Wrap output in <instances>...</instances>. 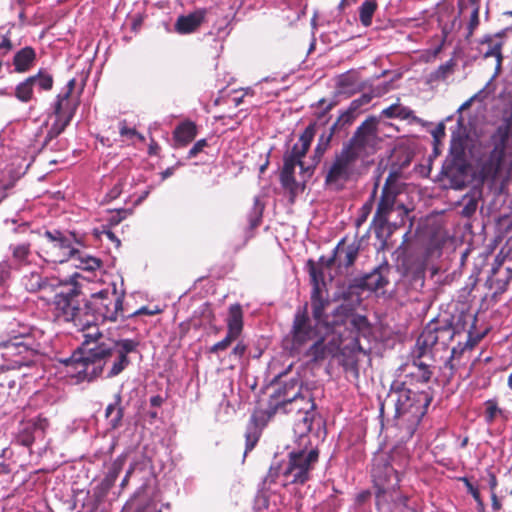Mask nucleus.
I'll use <instances>...</instances> for the list:
<instances>
[{
    "instance_id": "1",
    "label": "nucleus",
    "mask_w": 512,
    "mask_h": 512,
    "mask_svg": "<svg viewBox=\"0 0 512 512\" xmlns=\"http://www.w3.org/2000/svg\"><path fill=\"white\" fill-rule=\"evenodd\" d=\"M56 287L59 290L53 299L55 318L59 322L72 323L84 337L81 346L63 361L64 364L71 366L78 378L90 382L103 373L106 363L114 357L106 377L119 375L130 364L128 354L136 351L138 341L105 337L87 311V301L81 299V287L76 282L63 284L59 281Z\"/></svg>"
},
{
    "instance_id": "2",
    "label": "nucleus",
    "mask_w": 512,
    "mask_h": 512,
    "mask_svg": "<svg viewBox=\"0 0 512 512\" xmlns=\"http://www.w3.org/2000/svg\"><path fill=\"white\" fill-rule=\"evenodd\" d=\"M432 399L430 388L414 391L406 387L404 383L394 382L381 404L380 410L383 412L385 408H393L396 425L399 428H404L405 435L411 438L426 414Z\"/></svg>"
},
{
    "instance_id": "3",
    "label": "nucleus",
    "mask_w": 512,
    "mask_h": 512,
    "mask_svg": "<svg viewBox=\"0 0 512 512\" xmlns=\"http://www.w3.org/2000/svg\"><path fill=\"white\" fill-rule=\"evenodd\" d=\"M512 112L502 117L501 123L490 134L486 152L477 160L478 176L481 181L495 180L500 172L512 169Z\"/></svg>"
},
{
    "instance_id": "4",
    "label": "nucleus",
    "mask_w": 512,
    "mask_h": 512,
    "mask_svg": "<svg viewBox=\"0 0 512 512\" xmlns=\"http://www.w3.org/2000/svg\"><path fill=\"white\" fill-rule=\"evenodd\" d=\"M279 413L291 415L294 419V433L299 440L307 443L315 418L316 404L308 388H300L290 395L287 385L273 392Z\"/></svg>"
},
{
    "instance_id": "5",
    "label": "nucleus",
    "mask_w": 512,
    "mask_h": 512,
    "mask_svg": "<svg viewBox=\"0 0 512 512\" xmlns=\"http://www.w3.org/2000/svg\"><path fill=\"white\" fill-rule=\"evenodd\" d=\"M406 464L407 457L402 448H394L389 454H379L373 459L371 477L378 503L387 501L386 497L399 488L398 468Z\"/></svg>"
},
{
    "instance_id": "6",
    "label": "nucleus",
    "mask_w": 512,
    "mask_h": 512,
    "mask_svg": "<svg viewBox=\"0 0 512 512\" xmlns=\"http://www.w3.org/2000/svg\"><path fill=\"white\" fill-rule=\"evenodd\" d=\"M401 172L391 170L382 186L380 197L377 203L376 211L373 216V223L379 229H384L393 212H397L401 222L408 216L411 209L402 201L406 184L400 181Z\"/></svg>"
},
{
    "instance_id": "7",
    "label": "nucleus",
    "mask_w": 512,
    "mask_h": 512,
    "mask_svg": "<svg viewBox=\"0 0 512 512\" xmlns=\"http://www.w3.org/2000/svg\"><path fill=\"white\" fill-rule=\"evenodd\" d=\"M84 247L82 236L58 229L46 230L40 238L37 255L47 263L62 264L79 254Z\"/></svg>"
},
{
    "instance_id": "8",
    "label": "nucleus",
    "mask_w": 512,
    "mask_h": 512,
    "mask_svg": "<svg viewBox=\"0 0 512 512\" xmlns=\"http://www.w3.org/2000/svg\"><path fill=\"white\" fill-rule=\"evenodd\" d=\"M297 441L298 449L288 453V463L282 472L283 486L304 485L310 480L311 471L319 459V450L311 446L310 437H307V443Z\"/></svg>"
},
{
    "instance_id": "9",
    "label": "nucleus",
    "mask_w": 512,
    "mask_h": 512,
    "mask_svg": "<svg viewBox=\"0 0 512 512\" xmlns=\"http://www.w3.org/2000/svg\"><path fill=\"white\" fill-rule=\"evenodd\" d=\"M324 326L333 332H336L342 326L345 327L352 338L351 349L363 352L364 354L367 353L366 349L360 344V338H366L371 334L370 323L365 316L355 314L349 305H339L334 310L332 319L328 318V323H325Z\"/></svg>"
},
{
    "instance_id": "10",
    "label": "nucleus",
    "mask_w": 512,
    "mask_h": 512,
    "mask_svg": "<svg viewBox=\"0 0 512 512\" xmlns=\"http://www.w3.org/2000/svg\"><path fill=\"white\" fill-rule=\"evenodd\" d=\"M125 292H119L116 285L113 287L103 289L97 293H93L85 303L87 311L98 320L116 322L119 318L124 319L123 301Z\"/></svg>"
},
{
    "instance_id": "11",
    "label": "nucleus",
    "mask_w": 512,
    "mask_h": 512,
    "mask_svg": "<svg viewBox=\"0 0 512 512\" xmlns=\"http://www.w3.org/2000/svg\"><path fill=\"white\" fill-rule=\"evenodd\" d=\"M455 334L456 331L451 323L439 320L430 321L416 340L417 356H434L435 352L446 350Z\"/></svg>"
},
{
    "instance_id": "12",
    "label": "nucleus",
    "mask_w": 512,
    "mask_h": 512,
    "mask_svg": "<svg viewBox=\"0 0 512 512\" xmlns=\"http://www.w3.org/2000/svg\"><path fill=\"white\" fill-rule=\"evenodd\" d=\"M319 335L317 324L309 317L308 303L295 311L289 333L284 338V346L291 354H298L309 342Z\"/></svg>"
},
{
    "instance_id": "13",
    "label": "nucleus",
    "mask_w": 512,
    "mask_h": 512,
    "mask_svg": "<svg viewBox=\"0 0 512 512\" xmlns=\"http://www.w3.org/2000/svg\"><path fill=\"white\" fill-rule=\"evenodd\" d=\"M39 346L31 335L16 336L3 344L2 356L10 361L12 369L31 366L38 356Z\"/></svg>"
},
{
    "instance_id": "14",
    "label": "nucleus",
    "mask_w": 512,
    "mask_h": 512,
    "mask_svg": "<svg viewBox=\"0 0 512 512\" xmlns=\"http://www.w3.org/2000/svg\"><path fill=\"white\" fill-rule=\"evenodd\" d=\"M378 120L374 116L365 119L343 147L358 159L375 151L378 140Z\"/></svg>"
},
{
    "instance_id": "15",
    "label": "nucleus",
    "mask_w": 512,
    "mask_h": 512,
    "mask_svg": "<svg viewBox=\"0 0 512 512\" xmlns=\"http://www.w3.org/2000/svg\"><path fill=\"white\" fill-rule=\"evenodd\" d=\"M358 158L344 147L337 152L326 172L325 184L342 188L343 184L351 180L355 174V166Z\"/></svg>"
},
{
    "instance_id": "16",
    "label": "nucleus",
    "mask_w": 512,
    "mask_h": 512,
    "mask_svg": "<svg viewBox=\"0 0 512 512\" xmlns=\"http://www.w3.org/2000/svg\"><path fill=\"white\" fill-rule=\"evenodd\" d=\"M304 156H300L297 151H287L283 155V167L280 172V183L285 190H288L292 197H294L299 190V185L295 179V168L300 167L302 173L309 172L312 175L313 170L310 167H305L303 162Z\"/></svg>"
},
{
    "instance_id": "17",
    "label": "nucleus",
    "mask_w": 512,
    "mask_h": 512,
    "mask_svg": "<svg viewBox=\"0 0 512 512\" xmlns=\"http://www.w3.org/2000/svg\"><path fill=\"white\" fill-rule=\"evenodd\" d=\"M469 168L468 161H445L442 173L450 181L452 188L462 190L468 183Z\"/></svg>"
},
{
    "instance_id": "18",
    "label": "nucleus",
    "mask_w": 512,
    "mask_h": 512,
    "mask_svg": "<svg viewBox=\"0 0 512 512\" xmlns=\"http://www.w3.org/2000/svg\"><path fill=\"white\" fill-rule=\"evenodd\" d=\"M359 254V245L355 242L346 244V239H341L334 249L333 255L326 261V266L337 264L339 267H350L354 264Z\"/></svg>"
},
{
    "instance_id": "19",
    "label": "nucleus",
    "mask_w": 512,
    "mask_h": 512,
    "mask_svg": "<svg viewBox=\"0 0 512 512\" xmlns=\"http://www.w3.org/2000/svg\"><path fill=\"white\" fill-rule=\"evenodd\" d=\"M207 10L196 9L188 15H181L177 18L174 28L178 34L185 35L197 31L205 22Z\"/></svg>"
},
{
    "instance_id": "20",
    "label": "nucleus",
    "mask_w": 512,
    "mask_h": 512,
    "mask_svg": "<svg viewBox=\"0 0 512 512\" xmlns=\"http://www.w3.org/2000/svg\"><path fill=\"white\" fill-rule=\"evenodd\" d=\"M384 272L388 273L389 268L378 267L371 273L366 274L359 279H355L352 287H358L360 289H366L370 291H377L381 288H384L389 282L387 275H385Z\"/></svg>"
},
{
    "instance_id": "21",
    "label": "nucleus",
    "mask_w": 512,
    "mask_h": 512,
    "mask_svg": "<svg viewBox=\"0 0 512 512\" xmlns=\"http://www.w3.org/2000/svg\"><path fill=\"white\" fill-rule=\"evenodd\" d=\"M79 106V99L68 94H59L54 104L55 118L66 121L68 123L73 119Z\"/></svg>"
},
{
    "instance_id": "22",
    "label": "nucleus",
    "mask_w": 512,
    "mask_h": 512,
    "mask_svg": "<svg viewBox=\"0 0 512 512\" xmlns=\"http://www.w3.org/2000/svg\"><path fill=\"white\" fill-rule=\"evenodd\" d=\"M310 304L312 316L316 323L322 325L328 323V315L325 313V310L329 306L330 301L328 297L324 296V289H312Z\"/></svg>"
},
{
    "instance_id": "23",
    "label": "nucleus",
    "mask_w": 512,
    "mask_h": 512,
    "mask_svg": "<svg viewBox=\"0 0 512 512\" xmlns=\"http://www.w3.org/2000/svg\"><path fill=\"white\" fill-rule=\"evenodd\" d=\"M477 341L478 339L472 338L471 332H469L466 342L463 345L459 343L457 347L452 349L450 358L444 364V368L449 369V374L447 376L449 380L461 366L460 359L464 357L466 350H472L477 344Z\"/></svg>"
},
{
    "instance_id": "24",
    "label": "nucleus",
    "mask_w": 512,
    "mask_h": 512,
    "mask_svg": "<svg viewBox=\"0 0 512 512\" xmlns=\"http://www.w3.org/2000/svg\"><path fill=\"white\" fill-rule=\"evenodd\" d=\"M37 59L36 51L31 46H25L18 50L12 59V65L16 73H26L35 65Z\"/></svg>"
},
{
    "instance_id": "25",
    "label": "nucleus",
    "mask_w": 512,
    "mask_h": 512,
    "mask_svg": "<svg viewBox=\"0 0 512 512\" xmlns=\"http://www.w3.org/2000/svg\"><path fill=\"white\" fill-rule=\"evenodd\" d=\"M279 413L273 393L269 397L267 409H257L251 415L249 426H255L260 431L267 425L273 416Z\"/></svg>"
},
{
    "instance_id": "26",
    "label": "nucleus",
    "mask_w": 512,
    "mask_h": 512,
    "mask_svg": "<svg viewBox=\"0 0 512 512\" xmlns=\"http://www.w3.org/2000/svg\"><path fill=\"white\" fill-rule=\"evenodd\" d=\"M197 126L193 121L186 120L179 123L173 131V139L177 147H184L197 136Z\"/></svg>"
},
{
    "instance_id": "27",
    "label": "nucleus",
    "mask_w": 512,
    "mask_h": 512,
    "mask_svg": "<svg viewBox=\"0 0 512 512\" xmlns=\"http://www.w3.org/2000/svg\"><path fill=\"white\" fill-rule=\"evenodd\" d=\"M12 253L11 262L16 268L31 264V244L28 242L18 243L10 246Z\"/></svg>"
},
{
    "instance_id": "28",
    "label": "nucleus",
    "mask_w": 512,
    "mask_h": 512,
    "mask_svg": "<svg viewBox=\"0 0 512 512\" xmlns=\"http://www.w3.org/2000/svg\"><path fill=\"white\" fill-rule=\"evenodd\" d=\"M243 316V309L239 303L230 305L226 319L227 331L240 336L244 326Z\"/></svg>"
},
{
    "instance_id": "29",
    "label": "nucleus",
    "mask_w": 512,
    "mask_h": 512,
    "mask_svg": "<svg viewBox=\"0 0 512 512\" xmlns=\"http://www.w3.org/2000/svg\"><path fill=\"white\" fill-rule=\"evenodd\" d=\"M22 285L28 292L35 293L47 286L56 287L57 284L50 283L47 279H44L38 272H31L22 277Z\"/></svg>"
},
{
    "instance_id": "30",
    "label": "nucleus",
    "mask_w": 512,
    "mask_h": 512,
    "mask_svg": "<svg viewBox=\"0 0 512 512\" xmlns=\"http://www.w3.org/2000/svg\"><path fill=\"white\" fill-rule=\"evenodd\" d=\"M316 133V123H310L299 137V143L294 144L292 151H297L300 156H306Z\"/></svg>"
},
{
    "instance_id": "31",
    "label": "nucleus",
    "mask_w": 512,
    "mask_h": 512,
    "mask_svg": "<svg viewBox=\"0 0 512 512\" xmlns=\"http://www.w3.org/2000/svg\"><path fill=\"white\" fill-rule=\"evenodd\" d=\"M328 354L329 349L325 344L324 338L319 336L313 340L312 345L305 351V356L314 363L323 361Z\"/></svg>"
},
{
    "instance_id": "32",
    "label": "nucleus",
    "mask_w": 512,
    "mask_h": 512,
    "mask_svg": "<svg viewBox=\"0 0 512 512\" xmlns=\"http://www.w3.org/2000/svg\"><path fill=\"white\" fill-rule=\"evenodd\" d=\"M466 140L461 136H453L450 143L449 156L445 161H467Z\"/></svg>"
},
{
    "instance_id": "33",
    "label": "nucleus",
    "mask_w": 512,
    "mask_h": 512,
    "mask_svg": "<svg viewBox=\"0 0 512 512\" xmlns=\"http://www.w3.org/2000/svg\"><path fill=\"white\" fill-rule=\"evenodd\" d=\"M483 45H487V49L484 51V58L495 57L497 60L496 68L499 69L502 63V46L503 42L500 40H495L491 36L485 37L482 41Z\"/></svg>"
},
{
    "instance_id": "34",
    "label": "nucleus",
    "mask_w": 512,
    "mask_h": 512,
    "mask_svg": "<svg viewBox=\"0 0 512 512\" xmlns=\"http://www.w3.org/2000/svg\"><path fill=\"white\" fill-rule=\"evenodd\" d=\"M484 406V419L487 424H493L498 417L502 418L503 420L508 419L506 411L498 406L497 400L488 399L485 401Z\"/></svg>"
},
{
    "instance_id": "35",
    "label": "nucleus",
    "mask_w": 512,
    "mask_h": 512,
    "mask_svg": "<svg viewBox=\"0 0 512 512\" xmlns=\"http://www.w3.org/2000/svg\"><path fill=\"white\" fill-rule=\"evenodd\" d=\"M34 77H27L15 87V97L23 103H28L34 98Z\"/></svg>"
},
{
    "instance_id": "36",
    "label": "nucleus",
    "mask_w": 512,
    "mask_h": 512,
    "mask_svg": "<svg viewBox=\"0 0 512 512\" xmlns=\"http://www.w3.org/2000/svg\"><path fill=\"white\" fill-rule=\"evenodd\" d=\"M377 8L378 3L376 0H364V2L359 7V20L362 26H371L373 15Z\"/></svg>"
},
{
    "instance_id": "37",
    "label": "nucleus",
    "mask_w": 512,
    "mask_h": 512,
    "mask_svg": "<svg viewBox=\"0 0 512 512\" xmlns=\"http://www.w3.org/2000/svg\"><path fill=\"white\" fill-rule=\"evenodd\" d=\"M512 264V247L505 245L501 248L496 256L491 268V275L496 276L502 269L503 265Z\"/></svg>"
},
{
    "instance_id": "38",
    "label": "nucleus",
    "mask_w": 512,
    "mask_h": 512,
    "mask_svg": "<svg viewBox=\"0 0 512 512\" xmlns=\"http://www.w3.org/2000/svg\"><path fill=\"white\" fill-rule=\"evenodd\" d=\"M335 133L333 130H330L328 132H324L319 136L318 143L314 149V161L315 164L319 163L322 159L325 152L330 147L331 141Z\"/></svg>"
},
{
    "instance_id": "39",
    "label": "nucleus",
    "mask_w": 512,
    "mask_h": 512,
    "mask_svg": "<svg viewBox=\"0 0 512 512\" xmlns=\"http://www.w3.org/2000/svg\"><path fill=\"white\" fill-rule=\"evenodd\" d=\"M15 441L17 444L30 447L35 441L34 427L29 425L28 422L22 423L16 434Z\"/></svg>"
},
{
    "instance_id": "40",
    "label": "nucleus",
    "mask_w": 512,
    "mask_h": 512,
    "mask_svg": "<svg viewBox=\"0 0 512 512\" xmlns=\"http://www.w3.org/2000/svg\"><path fill=\"white\" fill-rule=\"evenodd\" d=\"M357 114L358 112L355 109L352 110V107L349 105V107L339 115L337 120L330 127V130H333V132L336 133L347 126H350L354 122Z\"/></svg>"
},
{
    "instance_id": "41",
    "label": "nucleus",
    "mask_w": 512,
    "mask_h": 512,
    "mask_svg": "<svg viewBox=\"0 0 512 512\" xmlns=\"http://www.w3.org/2000/svg\"><path fill=\"white\" fill-rule=\"evenodd\" d=\"M455 66L456 63L453 59H450L446 63L441 64L435 71L429 74L428 82H438L445 80L450 74L454 72Z\"/></svg>"
},
{
    "instance_id": "42",
    "label": "nucleus",
    "mask_w": 512,
    "mask_h": 512,
    "mask_svg": "<svg viewBox=\"0 0 512 512\" xmlns=\"http://www.w3.org/2000/svg\"><path fill=\"white\" fill-rule=\"evenodd\" d=\"M307 266L312 283V289H323L325 287V282L322 268L318 267L311 259L308 260Z\"/></svg>"
},
{
    "instance_id": "43",
    "label": "nucleus",
    "mask_w": 512,
    "mask_h": 512,
    "mask_svg": "<svg viewBox=\"0 0 512 512\" xmlns=\"http://www.w3.org/2000/svg\"><path fill=\"white\" fill-rule=\"evenodd\" d=\"M30 77H34L33 84L34 86L37 85L40 90L50 91L53 88V76L45 69H39L35 75H31Z\"/></svg>"
},
{
    "instance_id": "44",
    "label": "nucleus",
    "mask_w": 512,
    "mask_h": 512,
    "mask_svg": "<svg viewBox=\"0 0 512 512\" xmlns=\"http://www.w3.org/2000/svg\"><path fill=\"white\" fill-rule=\"evenodd\" d=\"M69 124L70 123L66 121L55 118V121L51 125L44 139L42 149L47 148L50 145L51 141L57 138L61 133H63Z\"/></svg>"
},
{
    "instance_id": "45",
    "label": "nucleus",
    "mask_w": 512,
    "mask_h": 512,
    "mask_svg": "<svg viewBox=\"0 0 512 512\" xmlns=\"http://www.w3.org/2000/svg\"><path fill=\"white\" fill-rule=\"evenodd\" d=\"M79 260V264L76 266L80 269L87 271H95L99 269L102 265V261L99 258L93 256H83L82 252L79 250V254L76 255V258Z\"/></svg>"
},
{
    "instance_id": "46",
    "label": "nucleus",
    "mask_w": 512,
    "mask_h": 512,
    "mask_svg": "<svg viewBox=\"0 0 512 512\" xmlns=\"http://www.w3.org/2000/svg\"><path fill=\"white\" fill-rule=\"evenodd\" d=\"M126 460H127L126 454H121L116 459H114L108 468L105 478H107L108 480H111L112 482L115 483L120 472L123 470Z\"/></svg>"
},
{
    "instance_id": "47",
    "label": "nucleus",
    "mask_w": 512,
    "mask_h": 512,
    "mask_svg": "<svg viewBox=\"0 0 512 512\" xmlns=\"http://www.w3.org/2000/svg\"><path fill=\"white\" fill-rule=\"evenodd\" d=\"M262 434V431L259 430V428H256L255 426H249L247 425L246 433H245V451L244 456L250 451L254 449L256 444L258 443L260 436Z\"/></svg>"
},
{
    "instance_id": "48",
    "label": "nucleus",
    "mask_w": 512,
    "mask_h": 512,
    "mask_svg": "<svg viewBox=\"0 0 512 512\" xmlns=\"http://www.w3.org/2000/svg\"><path fill=\"white\" fill-rule=\"evenodd\" d=\"M411 114L412 110L399 104H393L382 111V115L387 118L407 119Z\"/></svg>"
},
{
    "instance_id": "49",
    "label": "nucleus",
    "mask_w": 512,
    "mask_h": 512,
    "mask_svg": "<svg viewBox=\"0 0 512 512\" xmlns=\"http://www.w3.org/2000/svg\"><path fill=\"white\" fill-rule=\"evenodd\" d=\"M240 336L234 334V333H231L229 331H227L226 333V336L221 340V341H218L216 342L214 345H212L210 348H209V352L212 353V354H216V353H219V352H222V351H225L228 349V347H230V345L236 341Z\"/></svg>"
},
{
    "instance_id": "50",
    "label": "nucleus",
    "mask_w": 512,
    "mask_h": 512,
    "mask_svg": "<svg viewBox=\"0 0 512 512\" xmlns=\"http://www.w3.org/2000/svg\"><path fill=\"white\" fill-rule=\"evenodd\" d=\"M378 186H379V182L377 181L374 184V188H373V191L371 193L370 199L366 203H364V205L361 207L362 215L358 219V225H360L361 222L365 221L367 216L371 212L372 207H373V202H374L376 194H377Z\"/></svg>"
},
{
    "instance_id": "51",
    "label": "nucleus",
    "mask_w": 512,
    "mask_h": 512,
    "mask_svg": "<svg viewBox=\"0 0 512 512\" xmlns=\"http://www.w3.org/2000/svg\"><path fill=\"white\" fill-rule=\"evenodd\" d=\"M119 133L122 137H126L128 139L136 137L142 142L145 141V137L137 132L135 128L128 127L125 120L121 121L119 124Z\"/></svg>"
},
{
    "instance_id": "52",
    "label": "nucleus",
    "mask_w": 512,
    "mask_h": 512,
    "mask_svg": "<svg viewBox=\"0 0 512 512\" xmlns=\"http://www.w3.org/2000/svg\"><path fill=\"white\" fill-rule=\"evenodd\" d=\"M124 417V407H120L114 411V414L108 419L109 426L111 429L115 430L122 426Z\"/></svg>"
},
{
    "instance_id": "53",
    "label": "nucleus",
    "mask_w": 512,
    "mask_h": 512,
    "mask_svg": "<svg viewBox=\"0 0 512 512\" xmlns=\"http://www.w3.org/2000/svg\"><path fill=\"white\" fill-rule=\"evenodd\" d=\"M9 369H12L11 365L7 370H4L3 367L0 369V386L3 388L12 389L15 386V380L9 375Z\"/></svg>"
},
{
    "instance_id": "54",
    "label": "nucleus",
    "mask_w": 512,
    "mask_h": 512,
    "mask_svg": "<svg viewBox=\"0 0 512 512\" xmlns=\"http://www.w3.org/2000/svg\"><path fill=\"white\" fill-rule=\"evenodd\" d=\"M122 512H152L151 508L147 504H138L134 501L126 503L123 507Z\"/></svg>"
},
{
    "instance_id": "55",
    "label": "nucleus",
    "mask_w": 512,
    "mask_h": 512,
    "mask_svg": "<svg viewBox=\"0 0 512 512\" xmlns=\"http://www.w3.org/2000/svg\"><path fill=\"white\" fill-rule=\"evenodd\" d=\"M120 407H122V396L121 393L119 392L114 395L113 403L107 405L105 409V418L109 419L114 414V411Z\"/></svg>"
},
{
    "instance_id": "56",
    "label": "nucleus",
    "mask_w": 512,
    "mask_h": 512,
    "mask_svg": "<svg viewBox=\"0 0 512 512\" xmlns=\"http://www.w3.org/2000/svg\"><path fill=\"white\" fill-rule=\"evenodd\" d=\"M479 7H474L472 13H471V16H470V20H469V23H468V34H467V38L471 37L474 33V30L478 27L479 25Z\"/></svg>"
},
{
    "instance_id": "57",
    "label": "nucleus",
    "mask_w": 512,
    "mask_h": 512,
    "mask_svg": "<svg viewBox=\"0 0 512 512\" xmlns=\"http://www.w3.org/2000/svg\"><path fill=\"white\" fill-rule=\"evenodd\" d=\"M411 375L417 382L428 383L432 378L433 371L431 369H421L412 372Z\"/></svg>"
},
{
    "instance_id": "58",
    "label": "nucleus",
    "mask_w": 512,
    "mask_h": 512,
    "mask_svg": "<svg viewBox=\"0 0 512 512\" xmlns=\"http://www.w3.org/2000/svg\"><path fill=\"white\" fill-rule=\"evenodd\" d=\"M352 86H354V80L349 75H342L337 82V87L341 93L350 92L348 88Z\"/></svg>"
},
{
    "instance_id": "59",
    "label": "nucleus",
    "mask_w": 512,
    "mask_h": 512,
    "mask_svg": "<svg viewBox=\"0 0 512 512\" xmlns=\"http://www.w3.org/2000/svg\"><path fill=\"white\" fill-rule=\"evenodd\" d=\"M161 312H162V310L160 308H158V306H156L154 309H150L147 306H143V307L139 308L138 310H136L135 312L129 314L126 317L130 318V317H135V316H138V315L154 316V315H157V314H159Z\"/></svg>"
},
{
    "instance_id": "60",
    "label": "nucleus",
    "mask_w": 512,
    "mask_h": 512,
    "mask_svg": "<svg viewBox=\"0 0 512 512\" xmlns=\"http://www.w3.org/2000/svg\"><path fill=\"white\" fill-rule=\"evenodd\" d=\"M372 100V96L369 94H362L359 98L354 99L350 106L352 107V110L355 109L357 112H359L360 108L364 105H367Z\"/></svg>"
},
{
    "instance_id": "61",
    "label": "nucleus",
    "mask_w": 512,
    "mask_h": 512,
    "mask_svg": "<svg viewBox=\"0 0 512 512\" xmlns=\"http://www.w3.org/2000/svg\"><path fill=\"white\" fill-rule=\"evenodd\" d=\"M208 146V143H207V140L206 139H200L198 140L193 146L192 148L189 150L188 152V158H194L196 157L200 152L203 151V149L205 147Z\"/></svg>"
},
{
    "instance_id": "62",
    "label": "nucleus",
    "mask_w": 512,
    "mask_h": 512,
    "mask_svg": "<svg viewBox=\"0 0 512 512\" xmlns=\"http://www.w3.org/2000/svg\"><path fill=\"white\" fill-rule=\"evenodd\" d=\"M28 424L34 427V432L41 430L44 433L49 426V421L47 418L38 416L35 420L29 421Z\"/></svg>"
},
{
    "instance_id": "63",
    "label": "nucleus",
    "mask_w": 512,
    "mask_h": 512,
    "mask_svg": "<svg viewBox=\"0 0 512 512\" xmlns=\"http://www.w3.org/2000/svg\"><path fill=\"white\" fill-rule=\"evenodd\" d=\"M247 348V345L243 341H238L232 349L230 356L240 360L245 355Z\"/></svg>"
},
{
    "instance_id": "64",
    "label": "nucleus",
    "mask_w": 512,
    "mask_h": 512,
    "mask_svg": "<svg viewBox=\"0 0 512 512\" xmlns=\"http://www.w3.org/2000/svg\"><path fill=\"white\" fill-rule=\"evenodd\" d=\"M114 484V482L104 477L100 484L97 486L100 496H105L109 492V490L114 486Z\"/></svg>"
}]
</instances>
